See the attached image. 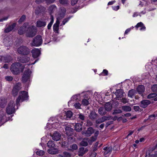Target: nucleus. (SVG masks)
I'll return each mask as SVG.
<instances>
[{"instance_id": "obj_1", "label": "nucleus", "mask_w": 157, "mask_h": 157, "mask_svg": "<svg viewBox=\"0 0 157 157\" xmlns=\"http://www.w3.org/2000/svg\"><path fill=\"white\" fill-rule=\"evenodd\" d=\"M24 68V67L19 63L13 64L10 67V70L14 74H17L19 72L20 70L23 71Z\"/></svg>"}, {"instance_id": "obj_2", "label": "nucleus", "mask_w": 157, "mask_h": 157, "mask_svg": "<svg viewBox=\"0 0 157 157\" xmlns=\"http://www.w3.org/2000/svg\"><path fill=\"white\" fill-rule=\"evenodd\" d=\"M29 96L27 92L25 91H21L19 92V96L16 99V104L18 106L21 101L22 102L28 99Z\"/></svg>"}, {"instance_id": "obj_3", "label": "nucleus", "mask_w": 157, "mask_h": 157, "mask_svg": "<svg viewBox=\"0 0 157 157\" xmlns=\"http://www.w3.org/2000/svg\"><path fill=\"white\" fill-rule=\"evenodd\" d=\"M36 32L35 27L32 26L27 28L26 32V35L28 37H33L36 35Z\"/></svg>"}, {"instance_id": "obj_4", "label": "nucleus", "mask_w": 157, "mask_h": 157, "mask_svg": "<svg viewBox=\"0 0 157 157\" xmlns=\"http://www.w3.org/2000/svg\"><path fill=\"white\" fill-rule=\"evenodd\" d=\"M42 43V39L40 35H37L34 37L31 43L32 46L38 47Z\"/></svg>"}, {"instance_id": "obj_5", "label": "nucleus", "mask_w": 157, "mask_h": 157, "mask_svg": "<svg viewBox=\"0 0 157 157\" xmlns=\"http://www.w3.org/2000/svg\"><path fill=\"white\" fill-rule=\"evenodd\" d=\"M15 104L13 101H11L8 104L6 109V113L9 114H11L15 112Z\"/></svg>"}, {"instance_id": "obj_6", "label": "nucleus", "mask_w": 157, "mask_h": 157, "mask_svg": "<svg viewBox=\"0 0 157 157\" xmlns=\"http://www.w3.org/2000/svg\"><path fill=\"white\" fill-rule=\"evenodd\" d=\"M30 74L29 69H27L25 71L22 78V81L23 82L25 83L30 81Z\"/></svg>"}, {"instance_id": "obj_7", "label": "nucleus", "mask_w": 157, "mask_h": 157, "mask_svg": "<svg viewBox=\"0 0 157 157\" xmlns=\"http://www.w3.org/2000/svg\"><path fill=\"white\" fill-rule=\"evenodd\" d=\"M17 52L20 54L26 55L29 54L30 51L29 49L26 46H22L18 48Z\"/></svg>"}, {"instance_id": "obj_8", "label": "nucleus", "mask_w": 157, "mask_h": 157, "mask_svg": "<svg viewBox=\"0 0 157 157\" xmlns=\"http://www.w3.org/2000/svg\"><path fill=\"white\" fill-rule=\"evenodd\" d=\"M21 84L20 83H17L14 86L12 91V94L13 96H17L19 90L21 89Z\"/></svg>"}, {"instance_id": "obj_9", "label": "nucleus", "mask_w": 157, "mask_h": 157, "mask_svg": "<svg viewBox=\"0 0 157 157\" xmlns=\"http://www.w3.org/2000/svg\"><path fill=\"white\" fill-rule=\"evenodd\" d=\"M94 132V130L92 127H90L86 131L82 132V134L86 136H90Z\"/></svg>"}, {"instance_id": "obj_10", "label": "nucleus", "mask_w": 157, "mask_h": 157, "mask_svg": "<svg viewBox=\"0 0 157 157\" xmlns=\"http://www.w3.org/2000/svg\"><path fill=\"white\" fill-rule=\"evenodd\" d=\"M31 52L33 57L34 58H36L40 56V51L38 49L34 48L32 51Z\"/></svg>"}, {"instance_id": "obj_11", "label": "nucleus", "mask_w": 157, "mask_h": 157, "mask_svg": "<svg viewBox=\"0 0 157 157\" xmlns=\"http://www.w3.org/2000/svg\"><path fill=\"white\" fill-rule=\"evenodd\" d=\"M124 92L122 89H119L116 90L115 94L118 99L119 100V98H121L124 96Z\"/></svg>"}, {"instance_id": "obj_12", "label": "nucleus", "mask_w": 157, "mask_h": 157, "mask_svg": "<svg viewBox=\"0 0 157 157\" xmlns=\"http://www.w3.org/2000/svg\"><path fill=\"white\" fill-rule=\"evenodd\" d=\"M52 137L53 140L57 141L60 140L61 137V135L59 132H55L52 136Z\"/></svg>"}, {"instance_id": "obj_13", "label": "nucleus", "mask_w": 157, "mask_h": 157, "mask_svg": "<svg viewBox=\"0 0 157 157\" xmlns=\"http://www.w3.org/2000/svg\"><path fill=\"white\" fill-rule=\"evenodd\" d=\"M59 20L57 19L56 23L53 26V31L56 33H59Z\"/></svg>"}, {"instance_id": "obj_14", "label": "nucleus", "mask_w": 157, "mask_h": 157, "mask_svg": "<svg viewBox=\"0 0 157 157\" xmlns=\"http://www.w3.org/2000/svg\"><path fill=\"white\" fill-rule=\"evenodd\" d=\"M150 101L148 100H144L141 102L140 106L142 108H145L147 107V105L150 104Z\"/></svg>"}, {"instance_id": "obj_15", "label": "nucleus", "mask_w": 157, "mask_h": 157, "mask_svg": "<svg viewBox=\"0 0 157 157\" xmlns=\"http://www.w3.org/2000/svg\"><path fill=\"white\" fill-rule=\"evenodd\" d=\"M137 90L138 93L142 95V94L144 92L145 90V88L143 85L139 86L137 88Z\"/></svg>"}, {"instance_id": "obj_16", "label": "nucleus", "mask_w": 157, "mask_h": 157, "mask_svg": "<svg viewBox=\"0 0 157 157\" xmlns=\"http://www.w3.org/2000/svg\"><path fill=\"white\" fill-rule=\"evenodd\" d=\"M36 23V26L38 27H44L46 25V22L42 20L37 21Z\"/></svg>"}, {"instance_id": "obj_17", "label": "nucleus", "mask_w": 157, "mask_h": 157, "mask_svg": "<svg viewBox=\"0 0 157 157\" xmlns=\"http://www.w3.org/2000/svg\"><path fill=\"white\" fill-rule=\"evenodd\" d=\"M15 25L16 24L15 23L9 25L4 30L5 32L7 33L11 31L14 28Z\"/></svg>"}, {"instance_id": "obj_18", "label": "nucleus", "mask_w": 157, "mask_h": 157, "mask_svg": "<svg viewBox=\"0 0 157 157\" xmlns=\"http://www.w3.org/2000/svg\"><path fill=\"white\" fill-rule=\"evenodd\" d=\"M135 27L137 29L139 27H140V31L145 30L146 29L145 27L142 22L138 23L135 26Z\"/></svg>"}, {"instance_id": "obj_19", "label": "nucleus", "mask_w": 157, "mask_h": 157, "mask_svg": "<svg viewBox=\"0 0 157 157\" xmlns=\"http://www.w3.org/2000/svg\"><path fill=\"white\" fill-rule=\"evenodd\" d=\"M75 127V130L78 132H80L82 130V124L79 123L76 124Z\"/></svg>"}, {"instance_id": "obj_20", "label": "nucleus", "mask_w": 157, "mask_h": 157, "mask_svg": "<svg viewBox=\"0 0 157 157\" xmlns=\"http://www.w3.org/2000/svg\"><path fill=\"white\" fill-rule=\"evenodd\" d=\"M89 139L88 138H84L82 141L80 143V145L83 146H87L88 142H89Z\"/></svg>"}, {"instance_id": "obj_21", "label": "nucleus", "mask_w": 157, "mask_h": 157, "mask_svg": "<svg viewBox=\"0 0 157 157\" xmlns=\"http://www.w3.org/2000/svg\"><path fill=\"white\" fill-rule=\"evenodd\" d=\"M107 110L105 108L104 109L103 107H101L98 109V113L101 116H103L106 113Z\"/></svg>"}, {"instance_id": "obj_22", "label": "nucleus", "mask_w": 157, "mask_h": 157, "mask_svg": "<svg viewBox=\"0 0 157 157\" xmlns=\"http://www.w3.org/2000/svg\"><path fill=\"white\" fill-rule=\"evenodd\" d=\"M48 151L49 153L51 154H55L58 153V150L55 148L49 149Z\"/></svg>"}, {"instance_id": "obj_23", "label": "nucleus", "mask_w": 157, "mask_h": 157, "mask_svg": "<svg viewBox=\"0 0 157 157\" xmlns=\"http://www.w3.org/2000/svg\"><path fill=\"white\" fill-rule=\"evenodd\" d=\"M105 108L107 111H110L112 109V105L110 102H108L105 104Z\"/></svg>"}, {"instance_id": "obj_24", "label": "nucleus", "mask_w": 157, "mask_h": 157, "mask_svg": "<svg viewBox=\"0 0 157 157\" xmlns=\"http://www.w3.org/2000/svg\"><path fill=\"white\" fill-rule=\"evenodd\" d=\"M73 113L71 111H68L66 113V117L64 118L67 120L70 118L72 116Z\"/></svg>"}, {"instance_id": "obj_25", "label": "nucleus", "mask_w": 157, "mask_h": 157, "mask_svg": "<svg viewBox=\"0 0 157 157\" xmlns=\"http://www.w3.org/2000/svg\"><path fill=\"white\" fill-rule=\"evenodd\" d=\"M136 93V91L135 90L132 89L128 91V96L130 98H132L133 97Z\"/></svg>"}, {"instance_id": "obj_26", "label": "nucleus", "mask_w": 157, "mask_h": 157, "mask_svg": "<svg viewBox=\"0 0 157 157\" xmlns=\"http://www.w3.org/2000/svg\"><path fill=\"white\" fill-rule=\"evenodd\" d=\"M44 9V7H42L41 6H39L36 8L35 10V13L37 14H39Z\"/></svg>"}, {"instance_id": "obj_27", "label": "nucleus", "mask_w": 157, "mask_h": 157, "mask_svg": "<svg viewBox=\"0 0 157 157\" xmlns=\"http://www.w3.org/2000/svg\"><path fill=\"white\" fill-rule=\"evenodd\" d=\"M29 58L27 57H24L20 59V61L22 63H26L29 60Z\"/></svg>"}, {"instance_id": "obj_28", "label": "nucleus", "mask_w": 157, "mask_h": 157, "mask_svg": "<svg viewBox=\"0 0 157 157\" xmlns=\"http://www.w3.org/2000/svg\"><path fill=\"white\" fill-rule=\"evenodd\" d=\"M48 147H49L53 148L55 146L54 142L52 140H49L47 143Z\"/></svg>"}, {"instance_id": "obj_29", "label": "nucleus", "mask_w": 157, "mask_h": 157, "mask_svg": "<svg viewBox=\"0 0 157 157\" xmlns=\"http://www.w3.org/2000/svg\"><path fill=\"white\" fill-rule=\"evenodd\" d=\"M121 108L123 111L126 112L130 111L132 110L131 108L129 106H123Z\"/></svg>"}, {"instance_id": "obj_30", "label": "nucleus", "mask_w": 157, "mask_h": 157, "mask_svg": "<svg viewBox=\"0 0 157 157\" xmlns=\"http://www.w3.org/2000/svg\"><path fill=\"white\" fill-rule=\"evenodd\" d=\"M26 29V28L25 27L23 26L21 27L18 30V33L20 35L24 33Z\"/></svg>"}, {"instance_id": "obj_31", "label": "nucleus", "mask_w": 157, "mask_h": 157, "mask_svg": "<svg viewBox=\"0 0 157 157\" xmlns=\"http://www.w3.org/2000/svg\"><path fill=\"white\" fill-rule=\"evenodd\" d=\"M5 59V57L4 56H1V58H0V60L1 61H3L5 62H9L11 60H12V59L10 56H8V59Z\"/></svg>"}, {"instance_id": "obj_32", "label": "nucleus", "mask_w": 157, "mask_h": 157, "mask_svg": "<svg viewBox=\"0 0 157 157\" xmlns=\"http://www.w3.org/2000/svg\"><path fill=\"white\" fill-rule=\"evenodd\" d=\"M3 42L6 46H8L10 45L12 42L11 41H8V38H7L4 39Z\"/></svg>"}, {"instance_id": "obj_33", "label": "nucleus", "mask_w": 157, "mask_h": 157, "mask_svg": "<svg viewBox=\"0 0 157 157\" xmlns=\"http://www.w3.org/2000/svg\"><path fill=\"white\" fill-rule=\"evenodd\" d=\"M88 99H89V98H87V99L84 98L82 100V104L84 106L88 105L89 104V102L88 101Z\"/></svg>"}, {"instance_id": "obj_34", "label": "nucleus", "mask_w": 157, "mask_h": 157, "mask_svg": "<svg viewBox=\"0 0 157 157\" xmlns=\"http://www.w3.org/2000/svg\"><path fill=\"white\" fill-rule=\"evenodd\" d=\"M56 6L55 5H51L49 8L48 10L51 12V13H52L54 11L56 10Z\"/></svg>"}, {"instance_id": "obj_35", "label": "nucleus", "mask_w": 157, "mask_h": 157, "mask_svg": "<svg viewBox=\"0 0 157 157\" xmlns=\"http://www.w3.org/2000/svg\"><path fill=\"white\" fill-rule=\"evenodd\" d=\"M59 2L63 5H67L69 4L68 0H59Z\"/></svg>"}, {"instance_id": "obj_36", "label": "nucleus", "mask_w": 157, "mask_h": 157, "mask_svg": "<svg viewBox=\"0 0 157 157\" xmlns=\"http://www.w3.org/2000/svg\"><path fill=\"white\" fill-rule=\"evenodd\" d=\"M157 118V114L155 115L153 114L149 116L148 119H150L151 120H153Z\"/></svg>"}, {"instance_id": "obj_37", "label": "nucleus", "mask_w": 157, "mask_h": 157, "mask_svg": "<svg viewBox=\"0 0 157 157\" xmlns=\"http://www.w3.org/2000/svg\"><path fill=\"white\" fill-rule=\"evenodd\" d=\"M157 96V94L156 93H151L147 95V98L149 99L155 97Z\"/></svg>"}, {"instance_id": "obj_38", "label": "nucleus", "mask_w": 157, "mask_h": 157, "mask_svg": "<svg viewBox=\"0 0 157 157\" xmlns=\"http://www.w3.org/2000/svg\"><path fill=\"white\" fill-rule=\"evenodd\" d=\"M36 154L37 155L41 156L43 155L44 154V152L42 150H38L36 152Z\"/></svg>"}, {"instance_id": "obj_39", "label": "nucleus", "mask_w": 157, "mask_h": 157, "mask_svg": "<svg viewBox=\"0 0 157 157\" xmlns=\"http://www.w3.org/2000/svg\"><path fill=\"white\" fill-rule=\"evenodd\" d=\"M79 151L80 152L84 153V154L88 151V150L86 148L85 149L84 147H82L79 148Z\"/></svg>"}, {"instance_id": "obj_40", "label": "nucleus", "mask_w": 157, "mask_h": 157, "mask_svg": "<svg viewBox=\"0 0 157 157\" xmlns=\"http://www.w3.org/2000/svg\"><path fill=\"white\" fill-rule=\"evenodd\" d=\"M71 154L67 152H64L63 153V156L62 157H71Z\"/></svg>"}, {"instance_id": "obj_41", "label": "nucleus", "mask_w": 157, "mask_h": 157, "mask_svg": "<svg viewBox=\"0 0 157 157\" xmlns=\"http://www.w3.org/2000/svg\"><path fill=\"white\" fill-rule=\"evenodd\" d=\"M151 89L152 91L157 92V85H153L151 87Z\"/></svg>"}, {"instance_id": "obj_42", "label": "nucleus", "mask_w": 157, "mask_h": 157, "mask_svg": "<svg viewBox=\"0 0 157 157\" xmlns=\"http://www.w3.org/2000/svg\"><path fill=\"white\" fill-rule=\"evenodd\" d=\"M6 117L4 115H0V123L3 121L4 122V120L6 119Z\"/></svg>"}, {"instance_id": "obj_43", "label": "nucleus", "mask_w": 157, "mask_h": 157, "mask_svg": "<svg viewBox=\"0 0 157 157\" xmlns=\"http://www.w3.org/2000/svg\"><path fill=\"white\" fill-rule=\"evenodd\" d=\"M25 18L26 17L25 15H22L19 20L18 21L20 23L23 21L25 19Z\"/></svg>"}, {"instance_id": "obj_44", "label": "nucleus", "mask_w": 157, "mask_h": 157, "mask_svg": "<svg viewBox=\"0 0 157 157\" xmlns=\"http://www.w3.org/2000/svg\"><path fill=\"white\" fill-rule=\"evenodd\" d=\"M71 147L73 150H76L77 149L78 147L77 145L75 144H73L71 146Z\"/></svg>"}, {"instance_id": "obj_45", "label": "nucleus", "mask_w": 157, "mask_h": 157, "mask_svg": "<svg viewBox=\"0 0 157 157\" xmlns=\"http://www.w3.org/2000/svg\"><path fill=\"white\" fill-rule=\"evenodd\" d=\"M122 112V111L120 110H115L113 113V115L117 114L119 113H121Z\"/></svg>"}, {"instance_id": "obj_46", "label": "nucleus", "mask_w": 157, "mask_h": 157, "mask_svg": "<svg viewBox=\"0 0 157 157\" xmlns=\"http://www.w3.org/2000/svg\"><path fill=\"white\" fill-rule=\"evenodd\" d=\"M74 106L77 109H80L81 104L79 103H76L74 105Z\"/></svg>"}, {"instance_id": "obj_47", "label": "nucleus", "mask_w": 157, "mask_h": 157, "mask_svg": "<svg viewBox=\"0 0 157 157\" xmlns=\"http://www.w3.org/2000/svg\"><path fill=\"white\" fill-rule=\"evenodd\" d=\"M112 147H109L108 148L107 150L105 151L104 153L105 154H107L110 153L112 151Z\"/></svg>"}, {"instance_id": "obj_48", "label": "nucleus", "mask_w": 157, "mask_h": 157, "mask_svg": "<svg viewBox=\"0 0 157 157\" xmlns=\"http://www.w3.org/2000/svg\"><path fill=\"white\" fill-rule=\"evenodd\" d=\"M78 118L81 120H83L84 119L85 117L82 114L80 113L78 115Z\"/></svg>"}, {"instance_id": "obj_49", "label": "nucleus", "mask_w": 157, "mask_h": 157, "mask_svg": "<svg viewBox=\"0 0 157 157\" xmlns=\"http://www.w3.org/2000/svg\"><path fill=\"white\" fill-rule=\"evenodd\" d=\"M6 80L8 81H11L13 80V78L12 76H7L5 77Z\"/></svg>"}, {"instance_id": "obj_50", "label": "nucleus", "mask_w": 157, "mask_h": 157, "mask_svg": "<svg viewBox=\"0 0 157 157\" xmlns=\"http://www.w3.org/2000/svg\"><path fill=\"white\" fill-rule=\"evenodd\" d=\"M109 118L108 117H106V116H104L102 117L101 118V120L103 122L105 121L109 120L108 119Z\"/></svg>"}, {"instance_id": "obj_51", "label": "nucleus", "mask_w": 157, "mask_h": 157, "mask_svg": "<svg viewBox=\"0 0 157 157\" xmlns=\"http://www.w3.org/2000/svg\"><path fill=\"white\" fill-rule=\"evenodd\" d=\"M69 18H66L65 19H64L63 22H62V24L63 25H64L65 23L67 22L69 20Z\"/></svg>"}, {"instance_id": "obj_52", "label": "nucleus", "mask_w": 157, "mask_h": 157, "mask_svg": "<svg viewBox=\"0 0 157 157\" xmlns=\"http://www.w3.org/2000/svg\"><path fill=\"white\" fill-rule=\"evenodd\" d=\"M78 1V0H72L71 1V5L73 6L75 5L77 3Z\"/></svg>"}, {"instance_id": "obj_53", "label": "nucleus", "mask_w": 157, "mask_h": 157, "mask_svg": "<svg viewBox=\"0 0 157 157\" xmlns=\"http://www.w3.org/2000/svg\"><path fill=\"white\" fill-rule=\"evenodd\" d=\"M65 130L66 131V133H67L68 131H72V129L69 127H66L65 128Z\"/></svg>"}, {"instance_id": "obj_54", "label": "nucleus", "mask_w": 157, "mask_h": 157, "mask_svg": "<svg viewBox=\"0 0 157 157\" xmlns=\"http://www.w3.org/2000/svg\"><path fill=\"white\" fill-rule=\"evenodd\" d=\"M121 101L124 104L126 103L127 102V99L125 98H122L121 99Z\"/></svg>"}, {"instance_id": "obj_55", "label": "nucleus", "mask_w": 157, "mask_h": 157, "mask_svg": "<svg viewBox=\"0 0 157 157\" xmlns=\"http://www.w3.org/2000/svg\"><path fill=\"white\" fill-rule=\"evenodd\" d=\"M62 146L64 147H67L68 146V143L66 141H63L62 142Z\"/></svg>"}, {"instance_id": "obj_56", "label": "nucleus", "mask_w": 157, "mask_h": 157, "mask_svg": "<svg viewBox=\"0 0 157 157\" xmlns=\"http://www.w3.org/2000/svg\"><path fill=\"white\" fill-rule=\"evenodd\" d=\"M97 137L95 136H92L90 138V141L91 142H94L97 139Z\"/></svg>"}, {"instance_id": "obj_57", "label": "nucleus", "mask_w": 157, "mask_h": 157, "mask_svg": "<svg viewBox=\"0 0 157 157\" xmlns=\"http://www.w3.org/2000/svg\"><path fill=\"white\" fill-rule=\"evenodd\" d=\"M113 9L114 10H117L119 9V6H114L113 7Z\"/></svg>"}, {"instance_id": "obj_58", "label": "nucleus", "mask_w": 157, "mask_h": 157, "mask_svg": "<svg viewBox=\"0 0 157 157\" xmlns=\"http://www.w3.org/2000/svg\"><path fill=\"white\" fill-rule=\"evenodd\" d=\"M96 123L97 124H100L103 122L101 118L98 119L96 121Z\"/></svg>"}, {"instance_id": "obj_59", "label": "nucleus", "mask_w": 157, "mask_h": 157, "mask_svg": "<svg viewBox=\"0 0 157 157\" xmlns=\"http://www.w3.org/2000/svg\"><path fill=\"white\" fill-rule=\"evenodd\" d=\"M96 116L94 114H91L90 116V118L91 119H94L96 117Z\"/></svg>"}, {"instance_id": "obj_60", "label": "nucleus", "mask_w": 157, "mask_h": 157, "mask_svg": "<svg viewBox=\"0 0 157 157\" xmlns=\"http://www.w3.org/2000/svg\"><path fill=\"white\" fill-rule=\"evenodd\" d=\"M134 109L135 111H139L140 107L138 106H134Z\"/></svg>"}, {"instance_id": "obj_61", "label": "nucleus", "mask_w": 157, "mask_h": 157, "mask_svg": "<svg viewBox=\"0 0 157 157\" xmlns=\"http://www.w3.org/2000/svg\"><path fill=\"white\" fill-rule=\"evenodd\" d=\"M96 154V153L95 152H93L91 154L90 157H95Z\"/></svg>"}, {"instance_id": "obj_62", "label": "nucleus", "mask_w": 157, "mask_h": 157, "mask_svg": "<svg viewBox=\"0 0 157 157\" xmlns=\"http://www.w3.org/2000/svg\"><path fill=\"white\" fill-rule=\"evenodd\" d=\"M115 2H116V1L115 0L109 2L108 3V5H112L114 3H115Z\"/></svg>"}, {"instance_id": "obj_63", "label": "nucleus", "mask_w": 157, "mask_h": 157, "mask_svg": "<svg viewBox=\"0 0 157 157\" xmlns=\"http://www.w3.org/2000/svg\"><path fill=\"white\" fill-rule=\"evenodd\" d=\"M103 73L105 74V75H107L108 73V71L105 69L103 70Z\"/></svg>"}, {"instance_id": "obj_64", "label": "nucleus", "mask_w": 157, "mask_h": 157, "mask_svg": "<svg viewBox=\"0 0 157 157\" xmlns=\"http://www.w3.org/2000/svg\"><path fill=\"white\" fill-rule=\"evenodd\" d=\"M99 132L98 131H96L94 133V136L97 137L99 134Z\"/></svg>"}]
</instances>
